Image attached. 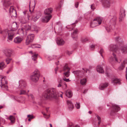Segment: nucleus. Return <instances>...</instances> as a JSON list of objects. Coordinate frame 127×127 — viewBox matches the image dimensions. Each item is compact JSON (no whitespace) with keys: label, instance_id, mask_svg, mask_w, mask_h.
Listing matches in <instances>:
<instances>
[{"label":"nucleus","instance_id":"nucleus-1","mask_svg":"<svg viewBox=\"0 0 127 127\" xmlns=\"http://www.w3.org/2000/svg\"><path fill=\"white\" fill-rule=\"evenodd\" d=\"M109 49L110 51L118 54L120 53V51L123 53H125L127 52V45L122 46L120 50L116 45L112 44L110 45Z\"/></svg>","mask_w":127,"mask_h":127},{"label":"nucleus","instance_id":"nucleus-2","mask_svg":"<svg viewBox=\"0 0 127 127\" xmlns=\"http://www.w3.org/2000/svg\"><path fill=\"white\" fill-rule=\"evenodd\" d=\"M57 96V93L56 89L55 88H51L47 90L44 95V97L46 99L50 98H56Z\"/></svg>","mask_w":127,"mask_h":127},{"label":"nucleus","instance_id":"nucleus-3","mask_svg":"<svg viewBox=\"0 0 127 127\" xmlns=\"http://www.w3.org/2000/svg\"><path fill=\"white\" fill-rule=\"evenodd\" d=\"M108 16L109 18L110 19L111 18V19L110 20L108 26L105 28L107 31L109 32L115 29L116 18L115 16L112 17L110 15H108Z\"/></svg>","mask_w":127,"mask_h":127},{"label":"nucleus","instance_id":"nucleus-4","mask_svg":"<svg viewBox=\"0 0 127 127\" xmlns=\"http://www.w3.org/2000/svg\"><path fill=\"white\" fill-rule=\"evenodd\" d=\"M40 75L39 71L37 69H35L30 76V79L32 81L36 82L38 81Z\"/></svg>","mask_w":127,"mask_h":127},{"label":"nucleus","instance_id":"nucleus-5","mask_svg":"<svg viewBox=\"0 0 127 127\" xmlns=\"http://www.w3.org/2000/svg\"><path fill=\"white\" fill-rule=\"evenodd\" d=\"M4 33L6 34H8L7 41H12L14 36V34L13 32L11 31H9L8 29H6L3 31L0 30V33L4 34Z\"/></svg>","mask_w":127,"mask_h":127},{"label":"nucleus","instance_id":"nucleus-6","mask_svg":"<svg viewBox=\"0 0 127 127\" xmlns=\"http://www.w3.org/2000/svg\"><path fill=\"white\" fill-rule=\"evenodd\" d=\"M102 18L100 17L96 18L94 19L90 23V26L94 28L101 24L102 23Z\"/></svg>","mask_w":127,"mask_h":127},{"label":"nucleus","instance_id":"nucleus-7","mask_svg":"<svg viewBox=\"0 0 127 127\" xmlns=\"http://www.w3.org/2000/svg\"><path fill=\"white\" fill-rule=\"evenodd\" d=\"M111 105L112 109L111 111V114L112 115H114L116 112L120 110V108L118 105L114 104H112Z\"/></svg>","mask_w":127,"mask_h":127},{"label":"nucleus","instance_id":"nucleus-8","mask_svg":"<svg viewBox=\"0 0 127 127\" xmlns=\"http://www.w3.org/2000/svg\"><path fill=\"white\" fill-rule=\"evenodd\" d=\"M102 3L103 6L104 8H109L111 5L110 0H99Z\"/></svg>","mask_w":127,"mask_h":127},{"label":"nucleus","instance_id":"nucleus-9","mask_svg":"<svg viewBox=\"0 0 127 127\" xmlns=\"http://www.w3.org/2000/svg\"><path fill=\"white\" fill-rule=\"evenodd\" d=\"M34 35L33 34H30L28 35L26 40V43L28 45L32 42L34 39Z\"/></svg>","mask_w":127,"mask_h":127},{"label":"nucleus","instance_id":"nucleus-10","mask_svg":"<svg viewBox=\"0 0 127 127\" xmlns=\"http://www.w3.org/2000/svg\"><path fill=\"white\" fill-rule=\"evenodd\" d=\"M19 86L18 88L20 89H24L25 88L26 86V82L24 81L21 80L19 82Z\"/></svg>","mask_w":127,"mask_h":127},{"label":"nucleus","instance_id":"nucleus-11","mask_svg":"<svg viewBox=\"0 0 127 127\" xmlns=\"http://www.w3.org/2000/svg\"><path fill=\"white\" fill-rule=\"evenodd\" d=\"M2 2L4 7L5 8H7L11 3L10 0H2Z\"/></svg>","mask_w":127,"mask_h":127},{"label":"nucleus","instance_id":"nucleus-12","mask_svg":"<svg viewBox=\"0 0 127 127\" xmlns=\"http://www.w3.org/2000/svg\"><path fill=\"white\" fill-rule=\"evenodd\" d=\"M6 77L3 76H0V81L1 84H7V81L6 79Z\"/></svg>","mask_w":127,"mask_h":127},{"label":"nucleus","instance_id":"nucleus-13","mask_svg":"<svg viewBox=\"0 0 127 127\" xmlns=\"http://www.w3.org/2000/svg\"><path fill=\"white\" fill-rule=\"evenodd\" d=\"M56 41L57 44L59 45H62L65 43L64 40L60 38H57L56 39Z\"/></svg>","mask_w":127,"mask_h":127},{"label":"nucleus","instance_id":"nucleus-14","mask_svg":"<svg viewBox=\"0 0 127 127\" xmlns=\"http://www.w3.org/2000/svg\"><path fill=\"white\" fill-rule=\"evenodd\" d=\"M23 40V37L20 36L15 37L14 39V42L15 43L18 44L21 43Z\"/></svg>","mask_w":127,"mask_h":127},{"label":"nucleus","instance_id":"nucleus-15","mask_svg":"<svg viewBox=\"0 0 127 127\" xmlns=\"http://www.w3.org/2000/svg\"><path fill=\"white\" fill-rule=\"evenodd\" d=\"M4 53L6 56L10 57L12 55V51L10 49H6L4 50Z\"/></svg>","mask_w":127,"mask_h":127},{"label":"nucleus","instance_id":"nucleus-16","mask_svg":"<svg viewBox=\"0 0 127 127\" xmlns=\"http://www.w3.org/2000/svg\"><path fill=\"white\" fill-rule=\"evenodd\" d=\"M113 56H111L110 57L109 60L110 63H112L115 60L117 62H118L117 59V58L116 55L114 53H112Z\"/></svg>","mask_w":127,"mask_h":127},{"label":"nucleus","instance_id":"nucleus-17","mask_svg":"<svg viewBox=\"0 0 127 127\" xmlns=\"http://www.w3.org/2000/svg\"><path fill=\"white\" fill-rule=\"evenodd\" d=\"M125 10L124 9H123L121 10L119 16L120 21H121L122 20L124 17L125 16Z\"/></svg>","mask_w":127,"mask_h":127},{"label":"nucleus","instance_id":"nucleus-18","mask_svg":"<svg viewBox=\"0 0 127 127\" xmlns=\"http://www.w3.org/2000/svg\"><path fill=\"white\" fill-rule=\"evenodd\" d=\"M65 94L67 97L69 98L71 97L73 95L72 91L69 90H66L65 92Z\"/></svg>","mask_w":127,"mask_h":127},{"label":"nucleus","instance_id":"nucleus-19","mask_svg":"<svg viewBox=\"0 0 127 127\" xmlns=\"http://www.w3.org/2000/svg\"><path fill=\"white\" fill-rule=\"evenodd\" d=\"M96 70L99 73H103L104 71L101 65L97 66L96 67Z\"/></svg>","mask_w":127,"mask_h":127},{"label":"nucleus","instance_id":"nucleus-20","mask_svg":"<svg viewBox=\"0 0 127 127\" xmlns=\"http://www.w3.org/2000/svg\"><path fill=\"white\" fill-rule=\"evenodd\" d=\"M121 80L120 79L117 78H114L112 79L111 82L114 85H115L117 84H121Z\"/></svg>","mask_w":127,"mask_h":127},{"label":"nucleus","instance_id":"nucleus-21","mask_svg":"<svg viewBox=\"0 0 127 127\" xmlns=\"http://www.w3.org/2000/svg\"><path fill=\"white\" fill-rule=\"evenodd\" d=\"M51 17L52 16L50 15L45 16L43 18L42 21L44 22H47L50 20Z\"/></svg>","mask_w":127,"mask_h":127},{"label":"nucleus","instance_id":"nucleus-22","mask_svg":"<svg viewBox=\"0 0 127 127\" xmlns=\"http://www.w3.org/2000/svg\"><path fill=\"white\" fill-rule=\"evenodd\" d=\"M17 24L16 22H14L12 25V30H9V31H11L13 32L14 34V36L15 35V33L14 32V31L17 29Z\"/></svg>","mask_w":127,"mask_h":127},{"label":"nucleus","instance_id":"nucleus-23","mask_svg":"<svg viewBox=\"0 0 127 127\" xmlns=\"http://www.w3.org/2000/svg\"><path fill=\"white\" fill-rule=\"evenodd\" d=\"M108 86L107 83H102L100 84L99 87V89L101 90H103L106 87Z\"/></svg>","mask_w":127,"mask_h":127},{"label":"nucleus","instance_id":"nucleus-24","mask_svg":"<svg viewBox=\"0 0 127 127\" xmlns=\"http://www.w3.org/2000/svg\"><path fill=\"white\" fill-rule=\"evenodd\" d=\"M67 104L68 105L69 109L70 110L72 109L73 108V105L71 101L69 100L67 101Z\"/></svg>","mask_w":127,"mask_h":127},{"label":"nucleus","instance_id":"nucleus-25","mask_svg":"<svg viewBox=\"0 0 127 127\" xmlns=\"http://www.w3.org/2000/svg\"><path fill=\"white\" fill-rule=\"evenodd\" d=\"M19 21L21 23L25 24L27 22V19L25 17H22L20 18Z\"/></svg>","mask_w":127,"mask_h":127},{"label":"nucleus","instance_id":"nucleus-26","mask_svg":"<svg viewBox=\"0 0 127 127\" xmlns=\"http://www.w3.org/2000/svg\"><path fill=\"white\" fill-rule=\"evenodd\" d=\"M52 11V8H48L46 9L44 11V13L45 14L49 15L50 14Z\"/></svg>","mask_w":127,"mask_h":127},{"label":"nucleus","instance_id":"nucleus-27","mask_svg":"<svg viewBox=\"0 0 127 127\" xmlns=\"http://www.w3.org/2000/svg\"><path fill=\"white\" fill-rule=\"evenodd\" d=\"M77 31L76 30H74L72 33H71V36L72 38L74 39V38H76L77 37Z\"/></svg>","mask_w":127,"mask_h":127},{"label":"nucleus","instance_id":"nucleus-28","mask_svg":"<svg viewBox=\"0 0 127 127\" xmlns=\"http://www.w3.org/2000/svg\"><path fill=\"white\" fill-rule=\"evenodd\" d=\"M114 39L115 41L118 43L122 42V39L119 36H117L114 38Z\"/></svg>","mask_w":127,"mask_h":127},{"label":"nucleus","instance_id":"nucleus-29","mask_svg":"<svg viewBox=\"0 0 127 127\" xmlns=\"http://www.w3.org/2000/svg\"><path fill=\"white\" fill-rule=\"evenodd\" d=\"M9 12L10 13V14H11V13H15L16 14V11L15 9H14L13 7L12 6H11L10 7L9 10Z\"/></svg>","mask_w":127,"mask_h":127},{"label":"nucleus","instance_id":"nucleus-30","mask_svg":"<svg viewBox=\"0 0 127 127\" xmlns=\"http://www.w3.org/2000/svg\"><path fill=\"white\" fill-rule=\"evenodd\" d=\"M6 84L3 85V84H1L0 85V87L2 89L4 90H7L8 89V87Z\"/></svg>","mask_w":127,"mask_h":127},{"label":"nucleus","instance_id":"nucleus-31","mask_svg":"<svg viewBox=\"0 0 127 127\" xmlns=\"http://www.w3.org/2000/svg\"><path fill=\"white\" fill-rule=\"evenodd\" d=\"M37 55L36 54H34L32 56V59L33 61H34V63H36V60L37 59Z\"/></svg>","mask_w":127,"mask_h":127},{"label":"nucleus","instance_id":"nucleus-32","mask_svg":"<svg viewBox=\"0 0 127 127\" xmlns=\"http://www.w3.org/2000/svg\"><path fill=\"white\" fill-rule=\"evenodd\" d=\"M7 119H9L11 121V123H13L15 122V118L14 117L11 115L10 116L9 118Z\"/></svg>","mask_w":127,"mask_h":127},{"label":"nucleus","instance_id":"nucleus-33","mask_svg":"<svg viewBox=\"0 0 127 127\" xmlns=\"http://www.w3.org/2000/svg\"><path fill=\"white\" fill-rule=\"evenodd\" d=\"M31 28V26L27 24L25 25L24 28V29L26 31L29 30H30Z\"/></svg>","mask_w":127,"mask_h":127},{"label":"nucleus","instance_id":"nucleus-34","mask_svg":"<svg viewBox=\"0 0 127 127\" xmlns=\"http://www.w3.org/2000/svg\"><path fill=\"white\" fill-rule=\"evenodd\" d=\"M87 82V80L86 79L83 78L81 79L80 81V83L82 85L85 84Z\"/></svg>","mask_w":127,"mask_h":127},{"label":"nucleus","instance_id":"nucleus-35","mask_svg":"<svg viewBox=\"0 0 127 127\" xmlns=\"http://www.w3.org/2000/svg\"><path fill=\"white\" fill-rule=\"evenodd\" d=\"M31 29L32 30L35 31L36 32H37L39 28L37 26H34L32 27Z\"/></svg>","mask_w":127,"mask_h":127},{"label":"nucleus","instance_id":"nucleus-36","mask_svg":"<svg viewBox=\"0 0 127 127\" xmlns=\"http://www.w3.org/2000/svg\"><path fill=\"white\" fill-rule=\"evenodd\" d=\"M125 61H124L123 62L121 63V65L119 67L120 70H123L125 66Z\"/></svg>","mask_w":127,"mask_h":127},{"label":"nucleus","instance_id":"nucleus-37","mask_svg":"<svg viewBox=\"0 0 127 127\" xmlns=\"http://www.w3.org/2000/svg\"><path fill=\"white\" fill-rule=\"evenodd\" d=\"M68 127H80V126L77 125H74L72 123L70 124Z\"/></svg>","mask_w":127,"mask_h":127},{"label":"nucleus","instance_id":"nucleus-38","mask_svg":"<svg viewBox=\"0 0 127 127\" xmlns=\"http://www.w3.org/2000/svg\"><path fill=\"white\" fill-rule=\"evenodd\" d=\"M5 67V65L3 62L0 63V70H2Z\"/></svg>","mask_w":127,"mask_h":127},{"label":"nucleus","instance_id":"nucleus-39","mask_svg":"<svg viewBox=\"0 0 127 127\" xmlns=\"http://www.w3.org/2000/svg\"><path fill=\"white\" fill-rule=\"evenodd\" d=\"M69 71L68 70V71L65 72L64 73V75L66 77H68L69 75Z\"/></svg>","mask_w":127,"mask_h":127},{"label":"nucleus","instance_id":"nucleus-40","mask_svg":"<svg viewBox=\"0 0 127 127\" xmlns=\"http://www.w3.org/2000/svg\"><path fill=\"white\" fill-rule=\"evenodd\" d=\"M68 70H70L69 68L68 67L67 65H65L63 67V71H68Z\"/></svg>","mask_w":127,"mask_h":127},{"label":"nucleus","instance_id":"nucleus-41","mask_svg":"<svg viewBox=\"0 0 127 127\" xmlns=\"http://www.w3.org/2000/svg\"><path fill=\"white\" fill-rule=\"evenodd\" d=\"M20 95H25L26 93V91L24 90L23 89H20Z\"/></svg>","mask_w":127,"mask_h":127},{"label":"nucleus","instance_id":"nucleus-42","mask_svg":"<svg viewBox=\"0 0 127 127\" xmlns=\"http://www.w3.org/2000/svg\"><path fill=\"white\" fill-rule=\"evenodd\" d=\"M57 25L59 27V29L60 30H61L62 28V25L60 22H59L57 23Z\"/></svg>","mask_w":127,"mask_h":127},{"label":"nucleus","instance_id":"nucleus-43","mask_svg":"<svg viewBox=\"0 0 127 127\" xmlns=\"http://www.w3.org/2000/svg\"><path fill=\"white\" fill-rule=\"evenodd\" d=\"M11 59V58H6L5 60V62L7 64H9Z\"/></svg>","mask_w":127,"mask_h":127},{"label":"nucleus","instance_id":"nucleus-44","mask_svg":"<svg viewBox=\"0 0 127 127\" xmlns=\"http://www.w3.org/2000/svg\"><path fill=\"white\" fill-rule=\"evenodd\" d=\"M63 93L62 92H60L59 93H57V97L56 98H57L58 96H60L62 98H63Z\"/></svg>","mask_w":127,"mask_h":127},{"label":"nucleus","instance_id":"nucleus-45","mask_svg":"<svg viewBox=\"0 0 127 127\" xmlns=\"http://www.w3.org/2000/svg\"><path fill=\"white\" fill-rule=\"evenodd\" d=\"M80 71L79 70H77L73 72V73L74 74L78 76L79 75V74L80 73Z\"/></svg>","mask_w":127,"mask_h":127},{"label":"nucleus","instance_id":"nucleus-46","mask_svg":"<svg viewBox=\"0 0 127 127\" xmlns=\"http://www.w3.org/2000/svg\"><path fill=\"white\" fill-rule=\"evenodd\" d=\"M75 106L76 108L78 109H79L80 107V104L79 103L77 102L75 104Z\"/></svg>","mask_w":127,"mask_h":127},{"label":"nucleus","instance_id":"nucleus-47","mask_svg":"<svg viewBox=\"0 0 127 127\" xmlns=\"http://www.w3.org/2000/svg\"><path fill=\"white\" fill-rule=\"evenodd\" d=\"M27 117L28 118H29L30 119H33L34 118V117L32 115H27Z\"/></svg>","mask_w":127,"mask_h":127},{"label":"nucleus","instance_id":"nucleus-48","mask_svg":"<svg viewBox=\"0 0 127 127\" xmlns=\"http://www.w3.org/2000/svg\"><path fill=\"white\" fill-rule=\"evenodd\" d=\"M104 52V51L103 50L102 48H101L100 49V50L99 52V53H100V55H101V56H102L103 58V57L102 56V53H103Z\"/></svg>","mask_w":127,"mask_h":127},{"label":"nucleus","instance_id":"nucleus-49","mask_svg":"<svg viewBox=\"0 0 127 127\" xmlns=\"http://www.w3.org/2000/svg\"><path fill=\"white\" fill-rule=\"evenodd\" d=\"M63 79L64 80L67 82L70 81V80L69 79H66L65 77H64L63 78Z\"/></svg>","mask_w":127,"mask_h":127},{"label":"nucleus","instance_id":"nucleus-50","mask_svg":"<svg viewBox=\"0 0 127 127\" xmlns=\"http://www.w3.org/2000/svg\"><path fill=\"white\" fill-rule=\"evenodd\" d=\"M62 80H60V81H58L59 82V83H60L57 86L58 87H61L62 86V85L61 84V83H62Z\"/></svg>","mask_w":127,"mask_h":127},{"label":"nucleus","instance_id":"nucleus-51","mask_svg":"<svg viewBox=\"0 0 127 127\" xmlns=\"http://www.w3.org/2000/svg\"><path fill=\"white\" fill-rule=\"evenodd\" d=\"M43 114L44 115V117L46 118L47 119L49 117V115H46L45 113H43Z\"/></svg>","mask_w":127,"mask_h":127},{"label":"nucleus","instance_id":"nucleus-52","mask_svg":"<svg viewBox=\"0 0 127 127\" xmlns=\"http://www.w3.org/2000/svg\"><path fill=\"white\" fill-rule=\"evenodd\" d=\"M88 40L87 38H84L82 39V41L83 42H85L87 41Z\"/></svg>","mask_w":127,"mask_h":127},{"label":"nucleus","instance_id":"nucleus-53","mask_svg":"<svg viewBox=\"0 0 127 127\" xmlns=\"http://www.w3.org/2000/svg\"><path fill=\"white\" fill-rule=\"evenodd\" d=\"M40 17V16L38 15L35 17L33 19V20L34 21H36Z\"/></svg>","mask_w":127,"mask_h":127},{"label":"nucleus","instance_id":"nucleus-54","mask_svg":"<svg viewBox=\"0 0 127 127\" xmlns=\"http://www.w3.org/2000/svg\"><path fill=\"white\" fill-rule=\"evenodd\" d=\"M91 9L94 10L95 8V5L94 4H92L91 5Z\"/></svg>","mask_w":127,"mask_h":127},{"label":"nucleus","instance_id":"nucleus-55","mask_svg":"<svg viewBox=\"0 0 127 127\" xmlns=\"http://www.w3.org/2000/svg\"><path fill=\"white\" fill-rule=\"evenodd\" d=\"M95 116L97 118V119L98 120V121H101V119L100 117H99L98 115L96 114Z\"/></svg>","mask_w":127,"mask_h":127},{"label":"nucleus","instance_id":"nucleus-56","mask_svg":"<svg viewBox=\"0 0 127 127\" xmlns=\"http://www.w3.org/2000/svg\"><path fill=\"white\" fill-rule=\"evenodd\" d=\"M61 5H59L58 6H57L56 8L57 10H60V9L61 8Z\"/></svg>","mask_w":127,"mask_h":127},{"label":"nucleus","instance_id":"nucleus-57","mask_svg":"<svg viewBox=\"0 0 127 127\" xmlns=\"http://www.w3.org/2000/svg\"><path fill=\"white\" fill-rule=\"evenodd\" d=\"M30 47L32 48H36V44H34L31 46Z\"/></svg>","mask_w":127,"mask_h":127},{"label":"nucleus","instance_id":"nucleus-58","mask_svg":"<svg viewBox=\"0 0 127 127\" xmlns=\"http://www.w3.org/2000/svg\"><path fill=\"white\" fill-rule=\"evenodd\" d=\"M79 5V3L78 2H75V6L76 8H77L78 7Z\"/></svg>","mask_w":127,"mask_h":127},{"label":"nucleus","instance_id":"nucleus-59","mask_svg":"<svg viewBox=\"0 0 127 127\" xmlns=\"http://www.w3.org/2000/svg\"><path fill=\"white\" fill-rule=\"evenodd\" d=\"M28 96L31 97L33 99L34 98V96L32 94H30L29 95H28Z\"/></svg>","mask_w":127,"mask_h":127},{"label":"nucleus","instance_id":"nucleus-60","mask_svg":"<svg viewBox=\"0 0 127 127\" xmlns=\"http://www.w3.org/2000/svg\"><path fill=\"white\" fill-rule=\"evenodd\" d=\"M72 25H71L70 26V27H69V25H67L66 27V28H71L70 27H72ZM73 28V27H72V28Z\"/></svg>","mask_w":127,"mask_h":127},{"label":"nucleus","instance_id":"nucleus-61","mask_svg":"<svg viewBox=\"0 0 127 127\" xmlns=\"http://www.w3.org/2000/svg\"><path fill=\"white\" fill-rule=\"evenodd\" d=\"M41 47V46L39 45L36 44V48H40Z\"/></svg>","mask_w":127,"mask_h":127},{"label":"nucleus","instance_id":"nucleus-62","mask_svg":"<svg viewBox=\"0 0 127 127\" xmlns=\"http://www.w3.org/2000/svg\"><path fill=\"white\" fill-rule=\"evenodd\" d=\"M67 54L68 55H70L72 54V52H71L67 51Z\"/></svg>","mask_w":127,"mask_h":127},{"label":"nucleus","instance_id":"nucleus-63","mask_svg":"<svg viewBox=\"0 0 127 127\" xmlns=\"http://www.w3.org/2000/svg\"><path fill=\"white\" fill-rule=\"evenodd\" d=\"M95 45H92L91 46V48H93L95 47Z\"/></svg>","mask_w":127,"mask_h":127},{"label":"nucleus","instance_id":"nucleus-64","mask_svg":"<svg viewBox=\"0 0 127 127\" xmlns=\"http://www.w3.org/2000/svg\"><path fill=\"white\" fill-rule=\"evenodd\" d=\"M58 67H56L55 68V71H57L58 70Z\"/></svg>","mask_w":127,"mask_h":127}]
</instances>
